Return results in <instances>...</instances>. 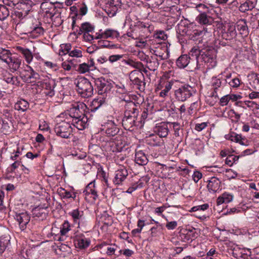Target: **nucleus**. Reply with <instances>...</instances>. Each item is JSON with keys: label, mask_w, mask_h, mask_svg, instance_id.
I'll use <instances>...</instances> for the list:
<instances>
[{"label": "nucleus", "mask_w": 259, "mask_h": 259, "mask_svg": "<svg viewBox=\"0 0 259 259\" xmlns=\"http://www.w3.org/2000/svg\"><path fill=\"white\" fill-rule=\"evenodd\" d=\"M189 55L194 58L196 66L202 65L203 63L207 68L211 69L217 65L216 54L213 50H202L195 46L189 51Z\"/></svg>", "instance_id": "obj_1"}, {"label": "nucleus", "mask_w": 259, "mask_h": 259, "mask_svg": "<svg viewBox=\"0 0 259 259\" xmlns=\"http://www.w3.org/2000/svg\"><path fill=\"white\" fill-rule=\"evenodd\" d=\"M35 5V0H19L17 3L16 8L12 13L14 20L18 18L22 20L27 16L33 6Z\"/></svg>", "instance_id": "obj_2"}, {"label": "nucleus", "mask_w": 259, "mask_h": 259, "mask_svg": "<svg viewBox=\"0 0 259 259\" xmlns=\"http://www.w3.org/2000/svg\"><path fill=\"white\" fill-rule=\"evenodd\" d=\"M75 83L77 92L82 97L89 98L93 95V87L91 82L86 78H79Z\"/></svg>", "instance_id": "obj_3"}, {"label": "nucleus", "mask_w": 259, "mask_h": 259, "mask_svg": "<svg viewBox=\"0 0 259 259\" xmlns=\"http://www.w3.org/2000/svg\"><path fill=\"white\" fill-rule=\"evenodd\" d=\"M195 93L194 89L189 84H184L175 90V99L180 102H185Z\"/></svg>", "instance_id": "obj_4"}, {"label": "nucleus", "mask_w": 259, "mask_h": 259, "mask_svg": "<svg viewBox=\"0 0 259 259\" xmlns=\"http://www.w3.org/2000/svg\"><path fill=\"white\" fill-rule=\"evenodd\" d=\"M54 130L57 136L65 139L69 138L72 132L71 124L65 120L56 123Z\"/></svg>", "instance_id": "obj_5"}, {"label": "nucleus", "mask_w": 259, "mask_h": 259, "mask_svg": "<svg viewBox=\"0 0 259 259\" xmlns=\"http://www.w3.org/2000/svg\"><path fill=\"white\" fill-rule=\"evenodd\" d=\"M129 78L132 83L136 86L137 89L141 92L145 90L146 83L144 81V77L141 71L137 70L132 71L130 73Z\"/></svg>", "instance_id": "obj_6"}, {"label": "nucleus", "mask_w": 259, "mask_h": 259, "mask_svg": "<svg viewBox=\"0 0 259 259\" xmlns=\"http://www.w3.org/2000/svg\"><path fill=\"white\" fill-rule=\"evenodd\" d=\"M19 71L20 77L25 81L33 82L32 79H37L39 77L38 74L28 65L23 64Z\"/></svg>", "instance_id": "obj_7"}, {"label": "nucleus", "mask_w": 259, "mask_h": 259, "mask_svg": "<svg viewBox=\"0 0 259 259\" xmlns=\"http://www.w3.org/2000/svg\"><path fill=\"white\" fill-rule=\"evenodd\" d=\"M173 82L171 81H161L158 85L155 92L157 95L160 98H165L168 97Z\"/></svg>", "instance_id": "obj_8"}, {"label": "nucleus", "mask_w": 259, "mask_h": 259, "mask_svg": "<svg viewBox=\"0 0 259 259\" xmlns=\"http://www.w3.org/2000/svg\"><path fill=\"white\" fill-rule=\"evenodd\" d=\"M94 82L98 89L99 94H104L111 89L110 84L104 78H98L95 80Z\"/></svg>", "instance_id": "obj_9"}, {"label": "nucleus", "mask_w": 259, "mask_h": 259, "mask_svg": "<svg viewBox=\"0 0 259 259\" xmlns=\"http://www.w3.org/2000/svg\"><path fill=\"white\" fill-rule=\"evenodd\" d=\"M102 130L104 131L108 137H114L116 136L119 131L115 122L112 120H108L104 125Z\"/></svg>", "instance_id": "obj_10"}, {"label": "nucleus", "mask_w": 259, "mask_h": 259, "mask_svg": "<svg viewBox=\"0 0 259 259\" xmlns=\"http://www.w3.org/2000/svg\"><path fill=\"white\" fill-rule=\"evenodd\" d=\"M138 116L124 115L122 120V124L126 130L133 131L134 127L137 125L136 120Z\"/></svg>", "instance_id": "obj_11"}, {"label": "nucleus", "mask_w": 259, "mask_h": 259, "mask_svg": "<svg viewBox=\"0 0 259 259\" xmlns=\"http://www.w3.org/2000/svg\"><path fill=\"white\" fill-rule=\"evenodd\" d=\"M15 219L18 222L21 230L23 231L30 221V217L27 212H22L15 214Z\"/></svg>", "instance_id": "obj_12"}, {"label": "nucleus", "mask_w": 259, "mask_h": 259, "mask_svg": "<svg viewBox=\"0 0 259 259\" xmlns=\"http://www.w3.org/2000/svg\"><path fill=\"white\" fill-rule=\"evenodd\" d=\"M71 216L73 222L77 224L78 227L80 225H83L85 222V218L84 215L83 211L78 209H75L69 213Z\"/></svg>", "instance_id": "obj_13"}, {"label": "nucleus", "mask_w": 259, "mask_h": 259, "mask_svg": "<svg viewBox=\"0 0 259 259\" xmlns=\"http://www.w3.org/2000/svg\"><path fill=\"white\" fill-rule=\"evenodd\" d=\"M127 176V169L124 166H121L115 171L113 183L115 185H120L125 180Z\"/></svg>", "instance_id": "obj_14"}, {"label": "nucleus", "mask_w": 259, "mask_h": 259, "mask_svg": "<svg viewBox=\"0 0 259 259\" xmlns=\"http://www.w3.org/2000/svg\"><path fill=\"white\" fill-rule=\"evenodd\" d=\"M257 3V0H240L239 11L246 13L254 9Z\"/></svg>", "instance_id": "obj_15"}, {"label": "nucleus", "mask_w": 259, "mask_h": 259, "mask_svg": "<svg viewBox=\"0 0 259 259\" xmlns=\"http://www.w3.org/2000/svg\"><path fill=\"white\" fill-rule=\"evenodd\" d=\"M81 107L83 106V105L80 104L78 105L76 104V105H72V107L68 109L66 112V114L68 115L71 119H78L82 116L84 115V114L80 111L79 109V106Z\"/></svg>", "instance_id": "obj_16"}, {"label": "nucleus", "mask_w": 259, "mask_h": 259, "mask_svg": "<svg viewBox=\"0 0 259 259\" xmlns=\"http://www.w3.org/2000/svg\"><path fill=\"white\" fill-rule=\"evenodd\" d=\"M169 122H161L154 128V132L161 138L166 137L169 133Z\"/></svg>", "instance_id": "obj_17"}, {"label": "nucleus", "mask_w": 259, "mask_h": 259, "mask_svg": "<svg viewBox=\"0 0 259 259\" xmlns=\"http://www.w3.org/2000/svg\"><path fill=\"white\" fill-rule=\"evenodd\" d=\"M7 64L9 65L11 70L14 72L19 71L22 66V64H24V63L22 59L12 56Z\"/></svg>", "instance_id": "obj_18"}, {"label": "nucleus", "mask_w": 259, "mask_h": 259, "mask_svg": "<svg viewBox=\"0 0 259 259\" xmlns=\"http://www.w3.org/2000/svg\"><path fill=\"white\" fill-rule=\"evenodd\" d=\"M124 101L126 102V104L124 105L125 111L124 115L138 116L139 110L135 103L131 100L126 101L124 100Z\"/></svg>", "instance_id": "obj_19"}, {"label": "nucleus", "mask_w": 259, "mask_h": 259, "mask_svg": "<svg viewBox=\"0 0 259 259\" xmlns=\"http://www.w3.org/2000/svg\"><path fill=\"white\" fill-rule=\"evenodd\" d=\"M96 69V68L95 66L94 60L93 59H91L88 63L80 64L76 70L79 73L84 74L87 72H89L91 70H94Z\"/></svg>", "instance_id": "obj_20"}, {"label": "nucleus", "mask_w": 259, "mask_h": 259, "mask_svg": "<svg viewBox=\"0 0 259 259\" xmlns=\"http://www.w3.org/2000/svg\"><path fill=\"white\" fill-rule=\"evenodd\" d=\"M194 60V58L192 57L191 55H182L176 61V65L179 68H185L187 67L191 63V61Z\"/></svg>", "instance_id": "obj_21"}, {"label": "nucleus", "mask_w": 259, "mask_h": 259, "mask_svg": "<svg viewBox=\"0 0 259 259\" xmlns=\"http://www.w3.org/2000/svg\"><path fill=\"white\" fill-rule=\"evenodd\" d=\"M221 182L216 177H211L208 181L207 187L209 192H216L220 189Z\"/></svg>", "instance_id": "obj_22"}, {"label": "nucleus", "mask_w": 259, "mask_h": 259, "mask_svg": "<svg viewBox=\"0 0 259 259\" xmlns=\"http://www.w3.org/2000/svg\"><path fill=\"white\" fill-rule=\"evenodd\" d=\"M88 120L87 117L84 115L78 119H72L71 121H69V123L71 122V124L78 130H82L87 126Z\"/></svg>", "instance_id": "obj_23"}, {"label": "nucleus", "mask_w": 259, "mask_h": 259, "mask_svg": "<svg viewBox=\"0 0 259 259\" xmlns=\"http://www.w3.org/2000/svg\"><path fill=\"white\" fill-rule=\"evenodd\" d=\"M16 50L21 53L24 57L26 62L30 64L33 59V55L31 52L27 48H24L20 46H17Z\"/></svg>", "instance_id": "obj_24"}, {"label": "nucleus", "mask_w": 259, "mask_h": 259, "mask_svg": "<svg viewBox=\"0 0 259 259\" xmlns=\"http://www.w3.org/2000/svg\"><path fill=\"white\" fill-rule=\"evenodd\" d=\"M236 34L235 26L229 25L227 31L223 33L222 36L226 40H231L236 36Z\"/></svg>", "instance_id": "obj_25"}, {"label": "nucleus", "mask_w": 259, "mask_h": 259, "mask_svg": "<svg viewBox=\"0 0 259 259\" xmlns=\"http://www.w3.org/2000/svg\"><path fill=\"white\" fill-rule=\"evenodd\" d=\"M97 38H116L119 36V33L114 29H106L104 32L100 34Z\"/></svg>", "instance_id": "obj_26"}, {"label": "nucleus", "mask_w": 259, "mask_h": 259, "mask_svg": "<svg viewBox=\"0 0 259 259\" xmlns=\"http://www.w3.org/2000/svg\"><path fill=\"white\" fill-rule=\"evenodd\" d=\"M148 160L145 154L142 151H138L135 154V162L140 165H146Z\"/></svg>", "instance_id": "obj_27"}, {"label": "nucleus", "mask_w": 259, "mask_h": 259, "mask_svg": "<svg viewBox=\"0 0 259 259\" xmlns=\"http://www.w3.org/2000/svg\"><path fill=\"white\" fill-rule=\"evenodd\" d=\"M29 107V103L25 100L20 99L14 105V109L19 111L25 112Z\"/></svg>", "instance_id": "obj_28"}, {"label": "nucleus", "mask_w": 259, "mask_h": 259, "mask_svg": "<svg viewBox=\"0 0 259 259\" xmlns=\"http://www.w3.org/2000/svg\"><path fill=\"white\" fill-rule=\"evenodd\" d=\"M196 20L199 23L203 25H210L213 22L212 18L205 13L200 14L197 17Z\"/></svg>", "instance_id": "obj_29"}, {"label": "nucleus", "mask_w": 259, "mask_h": 259, "mask_svg": "<svg viewBox=\"0 0 259 259\" xmlns=\"http://www.w3.org/2000/svg\"><path fill=\"white\" fill-rule=\"evenodd\" d=\"M234 196L232 194L228 192H225L220 196L217 200V204L221 205L224 203H229L233 200Z\"/></svg>", "instance_id": "obj_30"}, {"label": "nucleus", "mask_w": 259, "mask_h": 259, "mask_svg": "<svg viewBox=\"0 0 259 259\" xmlns=\"http://www.w3.org/2000/svg\"><path fill=\"white\" fill-rule=\"evenodd\" d=\"M237 29L242 36H246L248 34V27L245 20H242L237 22Z\"/></svg>", "instance_id": "obj_31"}, {"label": "nucleus", "mask_w": 259, "mask_h": 259, "mask_svg": "<svg viewBox=\"0 0 259 259\" xmlns=\"http://www.w3.org/2000/svg\"><path fill=\"white\" fill-rule=\"evenodd\" d=\"M45 88L47 90H48V92L47 95L52 97L55 95L54 89L56 86V81L54 79H49L45 83Z\"/></svg>", "instance_id": "obj_32"}, {"label": "nucleus", "mask_w": 259, "mask_h": 259, "mask_svg": "<svg viewBox=\"0 0 259 259\" xmlns=\"http://www.w3.org/2000/svg\"><path fill=\"white\" fill-rule=\"evenodd\" d=\"M105 147L107 151L113 152H119L122 148L121 147L119 146L118 144L116 143L113 141H109L106 142Z\"/></svg>", "instance_id": "obj_33"}, {"label": "nucleus", "mask_w": 259, "mask_h": 259, "mask_svg": "<svg viewBox=\"0 0 259 259\" xmlns=\"http://www.w3.org/2000/svg\"><path fill=\"white\" fill-rule=\"evenodd\" d=\"M47 210L43 208L37 207L32 210V214L34 217H36L41 220L45 219L47 217Z\"/></svg>", "instance_id": "obj_34"}, {"label": "nucleus", "mask_w": 259, "mask_h": 259, "mask_svg": "<svg viewBox=\"0 0 259 259\" xmlns=\"http://www.w3.org/2000/svg\"><path fill=\"white\" fill-rule=\"evenodd\" d=\"M31 30L30 31V33L32 36L34 37H37L44 33V29L40 26V24L39 22L38 25L36 24L31 27Z\"/></svg>", "instance_id": "obj_35"}, {"label": "nucleus", "mask_w": 259, "mask_h": 259, "mask_svg": "<svg viewBox=\"0 0 259 259\" xmlns=\"http://www.w3.org/2000/svg\"><path fill=\"white\" fill-rule=\"evenodd\" d=\"M94 26L89 22H84L81 24V26L79 27L78 34H81L82 33L84 34L92 32L94 30Z\"/></svg>", "instance_id": "obj_36"}, {"label": "nucleus", "mask_w": 259, "mask_h": 259, "mask_svg": "<svg viewBox=\"0 0 259 259\" xmlns=\"http://www.w3.org/2000/svg\"><path fill=\"white\" fill-rule=\"evenodd\" d=\"M106 104V99L104 98H99L94 99L92 102L91 110L95 111L98 109L101 106Z\"/></svg>", "instance_id": "obj_37"}, {"label": "nucleus", "mask_w": 259, "mask_h": 259, "mask_svg": "<svg viewBox=\"0 0 259 259\" xmlns=\"http://www.w3.org/2000/svg\"><path fill=\"white\" fill-rule=\"evenodd\" d=\"M226 139L233 142L239 143L241 145H244L242 140H244L241 135L237 134L235 133H231L225 136Z\"/></svg>", "instance_id": "obj_38"}, {"label": "nucleus", "mask_w": 259, "mask_h": 259, "mask_svg": "<svg viewBox=\"0 0 259 259\" xmlns=\"http://www.w3.org/2000/svg\"><path fill=\"white\" fill-rule=\"evenodd\" d=\"M90 244V241L86 238H78L76 240L75 245L80 249L88 247Z\"/></svg>", "instance_id": "obj_39"}, {"label": "nucleus", "mask_w": 259, "mask_h": 259, "mask_svg": "<svg viewBox=\"0 0 259 259\" xmlns=\"http://www.w3.org/2000/svg\"><path fill=\"white\" fill-rule=\"evenodd\" d=\"M95 183L94 182H91L86 187L85 190L84 192H85V194H92L94 196L93 198L95 199L98 196L97 192L95 189Z\"/></svg>", "instance_id": "obj_40"}, {"label": "nucleus", "mask_w": 259, "mask_h": 259, "mask_svg": "<svg viewBox=\"0 0 259 259\" xmlns=\"http://www.w3.org/2000/svg\"><path fill=\"white\" fill-rule=\"evenodd\" d=\"M12 56V53L9 50L0 49V59L3 62L7 63Z\"/></svg>", "instance_id": "obj_41"}, {"label": "nucleus", "mask_w": 259, "mask_h": 259, "mask_svg": "<svg viewBox=\"0 0 259 259\" xmlns=\"http://www.w3.org/2000/svg\"><path fill=\"white\" fill-rule=\"evenodd\" d=\"M10 239L7 236H1L0 237V254H2L6 250L9 243Z\"/></svg>", "instance_id": "obj_42"}, {"label": "nucleus", "mask_w": 259, "mask_h": 259, "mask_svg": "<svg viewBox=\"0 0 259 259\" xmlns=\"http://www.w3.org/2000/svg\"><path fill=\"white\" fill-rule=\"evenodd\" d=\"M10 11L5 5L0 4V20L3 21L5 20L9 15Z\"/></svg>", "instance_id": "obj_43"}, {"label": "nucleus", "mask_w": 259, "mask_h": 259, "mask_svg": "<svg viewBox=\"0 0 259 259\" xmlns=\"http://www.w3.org/2000/svg\"><path fill=\"white\" fill-rule=\"evenodd\" d=\"M159 65V63L157 59H149L147 62V67L151 71L156 70Z\"/></svg>", "instance_id": "obj_44"}, {"label": "nucleus", "mask_w": 259, "mask_h": 259, "mask_svg": "<svg viewBox=\"0 0 259 259\" xmlns=\"http://www.w3.org/2000/svg\"><path fill=\"white\" fill-rule=\"evenodd\" d=\"M211 85L214 89V93H213L212 96H214V93H217V90L221 87L222 85V81L220 79L216 77H212L211 78Z\"/></svg>", "instance_id": "obj_45"}, {"label": "nucleus", "mask_w": 259, "mask_h": 259, "mask_svg": "<svg viewBox=\"0 0 259 259\" xmlns=\"http://www.w3.org/2000/svg\"><path fill=\"white\" fill-rule=\"evenodd\" d=\"M61 50L59 52L60 55H66L69 54L71 50V45L70 44H62L60 46Z\"/></svg>", "instance_id": "obj_46"}, {"label": "nucleus", "mask_w": 259, "mask_h": 259, "mask_svg": "<svg viewBox=\"0 0 259 259\" xmlns=\"http://www.w3.org/2000/svg\"><path fill=\"white\" fill-rule=\"evenodd\" d=\"M172 126L174 131V135L176 137L180 136L181 125L178 122H169V126Z\"/></svg>", "instance_id": "obj_47"}, {"label": "nucleus", "mask_w": 259, "mask_h": 259, "mask_svg": "<svg viewBox=\"0 0 259 259\" xmlns=\"http://www.w3.org/2000/svg\"><path fill=\"white\" fill-rule=\"evenodd\" d=\"M5 80L8 83H11L16 85H19L20 83L18 77L17 76H13L11 74H10L9 76L6 77Z\"/></svg>", "instance_id": "obj_48"}, {"label": "nucleus", "mask_w": 259, "mask_h": 259, "mask_svg": "<svg viewBox=\"0 0 259 259\" xmlns=\"http://www.w3.org/2000/svg\"><path fill=\"white\" fill-rule=\"evenodd\" d=\"M70 224L67 221H65L60 228V233L61 235H65L70 230Z\"/></svg>", "instance_id": "obj_49"}, {"label": "nucleus", "mask_w": 259, "mask_h": 259, "mask_svg": "<svg viewBox=\"0 0 259 259\" xmlns=\"http://www.w3.org/2000/svg\"><path fill=\"white\" fill-rule=\"evenodd\" d=\"M239 159V156L229 155L226 159V164L230 166H232L233 164Z\"/></svg>", "instance_id": "obj_50"}, {"label": "nucleus", "mask_w": 259, "mask_h": 259, "mask_svg": "<svg viewBox=\"0 0 259 259\" xmlns=\"http://www.w3.org/2000/svg\"><path fill=\"white\" fill-rule=\"evenodd\" d=\"M69 56L80 58L82 56V51L79 48L74 49L69 52Z\"/></svg>", "instance_id": "obj_51"}, {"label": "nucleus", "mask_w": 259, "mask_h": 259, "mask_svg": "<svg viewBox=\"0 0 259 259\" xmlns=\"http://www.w3.org/2000/svg\"><path fill=\"white\" fill-rule=\"evenodd\" d=\"M209 205L207 203H205L202 205L193 206L190 211L196 212L198 211H204L208 208Z\"/></svg>", "instance_id": "obj_52"}, {"label": "nucleus", "mask_w": 259, "mask_h": 259, "mask_svg": "<svg viewBox=\"0 0 259 259\" xmlns=\"http://www.w3.org/2000/svg\"><path fill=\"white\" fill-rule=\"evenodd\" d=\"M225 176L228 180H231L235 179L237 176V174L231 169H227L226 170Z\"/></svg>", "instance_id": "obj_53"}, {"label": "nucleus", "mask_w": 259, "mask_h": 259, "mask_svg": "<svg viewBox=\"0 0 259 259\" xmlns=\"http://www.w3.org/2000/svg\"><path fill=\"white\" fill-rule=\"evenodd\" d=\"M121 0H107L106 4L111 7H117L121 5Z\"/></svg>", "instance_id": "obj_54"}, {"label": "nucleus", "mask_w": 259, "mask_h": 259, "mask_svg": "<svg viewBox=\"0 0 259 259\" xmlns=\"http://www.w3.org/2000/svg\"><path fill=\"white\" fill-rule=\"evenodd\" d=\"M230 86L233 88H237L240 84V80L237 77H234L232 78Z\"/></svg>", "instance_id": "obj_55"}, {"label": "nucleus", "mask_w": 259, "mask_h": 259, "mask_svg": "<svg viewBox=\"0 0 259 259\" xmlns=\"http://www.w3.org/2000/svg\"><path fill=\"white\" fill-rule=\"evenodd\" d=\"M239 1L240 0H234L229 4V9L234 11H235L236 9H238L239 10Z\"/></svg>", "instance_id": "obj_56"}, {"label": "nucleus", "mask_w": 259, "mask_h": 259, "mask_svg": "<svg viewBox=\"0 0 259 259\" xmlns=\"http://www.w3.org/2000/svg\"><path fill=\"white\" fill-rule=\"evenodd\" d=\"M115 87L117 88V91L121 94H124L127 92L124 84L119 83L115 84Z\"/></svg>", "instance_id": "obj_57"}, {"label": "nucleus", "mask_w": 259, "mask_h": 259, "mask_svg": "<svg viewBox=\"0 0 259 259\" xmlns=\"http://www.w3.org/2000/svg\"><path fill=\"white\" fill-rule=\"evenodd\" d=\"M59 193L63 198H70L71 197H73V195L70 192L67 191L64 189H61L59 191Z\"/></svg>", "instance_id": "obj_58"}, {"label": "nucleus", "mask_w": 259, "mask_h": 259, "mask_svg": "<svg viewBox=\"0 0 259 259\" xmlns=\"http://www.w3.org/2000/svg\"><path fill=\"white\" fill-rule=\"evenodd\" d=\"M246 105L252 110L259 109V105L253 101H247Z\"/></svg>", "instance_id": "obj_59"}, {"label": "nucleus", "mask_w": 259, "mask_h": 259, "mask_svg": "<svg viewBox=\"0 0 259 259\" xmlns=\"http://www.w3.org/2000/svg\"><path fill=\"white\" fill-rule=\"evenodd\" d=\"M123 57L122 55H113L109 57V61L111 63H113L121 59Z\"/></svg>", "instance_id": "obj_60"}, {"label": "nucleus", "mask_w": 259, "mask_h": 259, "mask_svg": "<svg viewBox=\"0 0 259 259\" xmlns=\"http://www.w3.org/2000/svg\"><path fill=\"white\" fill-rule=\"evenodd\" d=\"M202 177V174L198 171H195L193 173V180H194V181L195 182V183H197L198 182V181L200 179H201Z\"/></svg>", "instance_id": "obj_61"}, {"label": "nucleus", "mask_w": 259, "mask_h": 259, "mask_svg": "<svg viewBox=\"0 0 259 259\" xmlns=\"http://www.w3.org/2000/svg\"><path fill=\"white\" fill-rule=\"evenodd\" d=\"M207 125L206 122H202L201 123H197L195 125V130L198 132H200L204 129Z\"/></svg>", "instance_id": "obj_62"}, {"label": "nucleus", "mask_w": 259, "mask_h": 259, "mask_svg": "<svg viewBox=\"0 0 259 259\" xmlns=\"http://www.w3.org/2000/svg\"><path fill=\"white\" fill-rule=\"evenodd\" d=\"M178 225L176 221L168 222L166 224V227L168 230H174Z\"/></svg>", "instance_id": "obj_63"}, {"label": "nucleus", "mask_w": 259, "mask_h": 259, "mask_svg": "<svg viewBox=\"0 0 259 259\" xmlns=\"http://www.w3.org/2000/svg\"><path fill=\"white\" fill-rule=\"evenodd\" d=\"M252 87L256 90H259V75H256L254 79L252 81Z\"/></svg>", "instance_id": "obj_64"}]
</instances>
